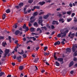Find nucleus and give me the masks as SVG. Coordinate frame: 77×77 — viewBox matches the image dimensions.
<instances>
[{
    "mask_svg": "<svg viewBox=\"0 0 77 77\" xmlns=\"http://www.w3.org/2000/svg\"><path fill=\"white\" fill-rule=\"evenodd\" d=\"M61 33L58 34L57 35V37L59 38H63V37H65L66 35V34L68 33V30H66L64 32V30L61 29L60 30Z\"/></svg>",
    "mask_w": 77,
    "mask_h": 77,
    "instance_id": "nucleus-1",
    "label": "nucleus"
},
{
    "mask_svg": "<svg viewBox=\"0 0 77 77\" xmlns=\"http://www.w3.org/2000/svg\"><path fill=\"white\" fill-rule=\"evenodd\" d=\"M10 50L9 49H6L5 50V53L4 54V56L3 57L5 58V57H7V54L9 53Z\"/></svg>",
    "mask_w": 77,
    "mask_h": 77,
    "instance_id": "nucleus-2",
    "label": "nucleus"
},
{
    "mask_svg": "<svg viewBox=\"0 0 77 77\" xmlns=\"http://www.w3.org/2000/svg\"><path fill=\"white\" fill-rule=\"evenodd\" d=\"M23 28L24 29H26V32L28 31L29 29V27L26 26V25L25 24H24L23 26Z\"/></svg>",
    "mask_w": 77,
    "mask_h": 77,
    "instance_id": "nucleus-3",
    "label": "nucleus"
},
{
    "mask_svg": "<svg viewBox=\"0 0 77 77\" xmlns=\"http://www.w3.org/2000/svg\"><path fill=\"white\" fill-rule=\"evenodd\" d=\"M52 24L53 25H54L55 24H56V25H58V24H59V23H58V22H57V21L53 20L52 21Z\"/></svg>",
    "mask_w": 77,
    "mask_h": 77,
    "instance_id": "nucleus-4",
    "label": "nucleus"
},
{
    "mask_svg": "<svg viewBox=\"0 0 77 77\" xmlns=\"http://www.w3.org/2000/svg\"><path fill=\"white\" fill-rule=\"evenodd\" d=\"M2 76L4 77H5V73L4 72H0V77H2Z\"/></svg>",
    "mask_w": 77,
    "mask_h": 77,
    "instance_id": "nucleus-5",
    "label": "nucleus"
},
{
    "mask_svg": "<svg viewBox=\"0 0 77 77\" xmlns=\"http://www.w3.org/2000/svg\"><path fill=\"white\" fill-rule=\"evenodd\" d=\"M16 59L18 60V62H21V56H20L19 57H16Z\"/></svg>",
    "mask_w": 77,
    "mask_h": 77,
    "instance_id": "nucleus-6",
    "label": "nucleus"
},
{
    "mask_svg": "<svg viewBox=\"0 0 77 77\" xmlns=\"http://www.w3.org/2000/svg\"><path fill=\"white\" fill-rule=\"evenodd\" d=\"M60 42L59 41H57L54 43V45L56 46L57 45H60Z\"/></svg>",
    "mask_w": 77,
    "mask_h": 77,
    "instance_id": "nucleus-7",
    "label": "nucleus"
},
{
    "mask_svg": "<svg viewBox=\"0 0 77 77\" xmlns=\"http://www.w3.org/2000/svg\"><path fill=\"white\" fill-rule=\"evenodd\" d=\"M2 45L5 47L6 45H7V43H6V42L5 41H4L2 42Z\"/></svg>",
    "mask_w": 77,
    "mask_h": 77,
    "instance_id": "nucleus-8",
    "label": "nucleus"
},
{
    "mask_svg": "<svg viewBox=\"0 0 77 77\" xmlns=\"http://www.w3.org/2000/svg\"><path fill=\"white\" fill-rule=\"evenodd\" d=\"M73 65H74V61H72L69 64V67H71Z\"/></svg>",
    "mask_w": 77,
    "mask_h": 77,
    "instance_id": "nucleus-9",
    "label": "nucleus"
},
{
    "mask_svg": "<svg viewBox=\"0 0 77 77\" xmlns=\"http://www.w3.org/2000/svg\"><path fill=\"white\" fill-rule=\"evenodd\" d=\"M71 35L72 36L74 37V36H75V34L74 33H72L71 34V32H70V33L69 34L68 36L69 37H70V35Z\"/></svg>",
    "mask_w": 77,
    "mask_h": 77,
    "instance_id": "nucleus-10",
    "label": "nucleus"
},
{
    "mask_svg": "<svg viewBox=\"0 0 77 77\" xmlns=\"http://www.w3.org/2000/svg\"><path fill=\"white\" fill-rule=\"evenodd\" d=\"M20 33V31L19 30H17L15 32L16 35H17Z\"/></svg>",
    "mask_w": 77,
    "mask_h": 77,
    "instance_id": "nucleus-11",
    "label": "nucleus"
},
{
    "mask_svg": "<svg viewBox=\"0 0 77 77\" xmlns=\"http://www.w3.org/2000/svg\"><path fill=\"white\" fill-rule=\"evenodd\" d=\"M24 4L23 2H21L19 4V6L20 8H21L22 6H23V5Z\"/></svg>",
    "mask_w": 77,
    "mask_h": 77,
    "instance_id": "nucleus-12",
    "label": "nucleus"
},
{
    "mask_svg": "<svg viewBox=\"0 0 77 77\" xmlns=\"http://www.w3.org/2000/svg\"><path fill=\"white\" fill-rule=\"evenodd\" d=\"M48 17H49V15L48 14H47L46 15H44L43 16V18H44V19H47Z\"/></svg>",
    "mask_w": 77,
    "mask_h": 77,
    "instance_id": "nucleus-13",
    "label": "nucleus"
},
{
    "mask_svg": "<svg viewBox=\"0 0 77 77\" xmlns=\"http://www.w3.org/2000/svg\"><path fill=\"white\" fill-rule=\"evenodd\" d=\"M63 59L62 58H58L57 60L58 61H59V62H62V61H63Z\"/></svg>",
    "mask_w": 77,
    "mask_h": 77,
    "instance_id": "nucleus-14",
    "label": "nucleus"
},
{
    "mask_svg": "<svg viewBox=\"0 0 77 77\" xmlns=\"http://www.w3.org/2000/svg\"><path fill=\"white\" fill-rule=\"evenodd\" d=\"M45 2H41L39 3V5H41V6H42L43 5H44V4H45Z\"/></svg>",
    "mask_w": 77,
    "mask_h": 77,
    "instance_id": "nucleus-15",
    "label": "nucleus"
},
{
    "mask_svg": "<svg viewBox=\"0 0 77 77\" xmlns=\"http://www.w3.org/2000/svg\"><path fill=\"white\" fill-rule=\"evenodd\" d=\"M5 12L6 13H7V14H8L11 12V10H10V9H8L6 10Z\"/></svg>",
    "mask_w": 77,
    "mask_h": 77,
    "instance_id": "nucleus-16",
    "label": "nucleus"
},
{
    "mask_svg": "<svg viewBox=\"0 0 77 77\" xmlns=\"http://www.w3.org/2000/svg\"><path fill=\"white\" fill-rule=\"evenodd\" d=\"M38 12H36L34 13L33 16L35 17V16H37L38 15Z\"/></svg>",
    "mask_w": 77,
    "mask_h": 77,
    "instance_id": "nucleus-17",
    "label": "nucleus"
},
{
    "mask_svg": "<svg viewBox=\"0 0 77 77\" xmlns=\"http://www.w3.org/2000/svg\"><path fill=\"white\" fill-rule=\"evenodd\" d=\"M77 48V44H75L73 45V47H72V48Z\"/></svg>",
    "mask_w": 77,
    "mask_h": 77,
    "instance_id": "nucleus-18",
    "label": "nucleus"
},
{
    "mask_svg": "<svg viewBox=\"0 0 77 77\" xmlns=\"http://www.w3.org/2000/svg\"><path fill=\"white\" fill-rule=\"evenodd\" d=\"M39 60V58H36L34 60L33 62L34 63H37L38 62V60Z\"/></svg>",
    "mask_w": 77,
    "mask_h": 77,
    "instance_id": "nucleus-19",
    "label": "nucleus"
},
{
    "mask_svg": "<svg viewBox=\"0 0 77 77\" xmlns=\"http://www.w3.org/2000/svg\"><path fill=\"white\" fill-rule=\"evenodd\" d=\"M55 65L56 66H59V65H60V63H59L57 61H56Z\"/></svg>",
    "mask_w": 77,
    "mask_h": 77,
    "instance_id": "nucleus-20",
    "label": "nucleus"
},
{
    "mask_svg": "<svg viewBox=\"0 0 77 77\" xmlns=\"http://www.w3.org/2000/svg\"><path fill=\"white\" fill-rule=\"evenodd\" d=\"M59 21L60 22L61 21L62 23H64V20H63V18H60L59 20Z\"/></svg>",
    "mask_w": 77,
    "mask_h": 77,
    "instance_id": "nucleus-21",
    "label": "nucleus"
},
{
    "mask_svg": "<svg viewBox=\"0 0 77 77\" xmlns=\"http://www.w3.org/2000/svg\"><path fill=\"white\" fill-rule=\"evenodd\" d=\"M34 8L35 9H40L39 6H34Z\"/></svg>",
    "mask_w": 77,
    "mask_h": 77,
    "instance_id": "nucleus-22",
    "label": "nucleus"
},
{
    "mask_svg": "<svg viewBox=\"0 0 77 77\" xmlns=\"http://www.w3.org/2000/svg\"><path fill=\"white\" fill-rule=\"evenodd\" d=\"M77 56V50L73 54V56Z\"/></svg>",
    "mask_w": 77,
    "mask_h": 77,
    "instance_id": "nucleus-23",
    "label": "nucleus"
},
{
    "mask_svg": "<svg viewBox=\"0 0 77 77\" xmlns=\"http://www.w3.org/2000/svg\"><path fill=\"white\" fill-rule=\"evenodd\" d=\"M21 51H22L20 52H19V51L18 52V54L21 55L23 54H24V51L23 50H22Z\"/></svg>",
    "mask_w": 77,
    "mask_h": 77,
    "instance_id": "nucleus-24",
    "label": "nucleus"
},
{
    "mask_svg": "<svg viewBox=\"0 0 77 77\" xmlns=\"http://www.w3.org/2000/svg\"><path fill=\"white\" fill-rule=\"evenodd\" d=\"M30 31L31 32H34L35 31V29H34V28L33 27H32L30 29Z\"/></svg>",
    "mask_w": 77,
    "mask_h": 77,
    "instance_id": "nucleus-25",
    "label": "nucleus"
},
{
    "mask_svg": "<svg viewBox=\"0 0 77 77\" xmlns=\"http://www.w3.org/2000/svg\"><path fill=\"white\" fill-rule=\"evenodd\" d=\"M6 18V14H4L2 16V19L3 20H5Z\"/></svg>",
    "mask_w": 77,
    "mask_h": 77,
    "instance_id": "nucleus-26",
    "label": "nucleus"
},
{
    "mask_svg": "<svg viewBox=\"0 0 77 77\" xmlns=\"http://www.w3.org/2000/svg\"><path fill=\"white\" fill-rule=\"evenodd\" d=\"M30 39H33V40L34 41H36V38H35V37H30Z\"/></svg>",
    "mask_w": 77,
    "mask_h": 77,
    "instance_id": "nucleus-27",
    "label": "nucleus"
},
{
    "mask_svg": "<svg viewBox=\"0 0 77 77\" xmlns=\"http://www.w3.org/2000/svg\"><path fill=\"white\" fill-rule=\"evenodd\" d=\"M41 29H44L45 30H47V29L46 27V26H44V27H41Z\"/></svg>",
    "mask_w": 77,
    "mask_h": 77,
    "instance_id": "nucleus-28",
    "label": "nucleus"
},
{
    "mask_svg": "<svg viewBox=\"0 0 77 77\" xmlns=\"http://www.w3.org/2000/svg\"><path fill=\"white\" fill-rule=\"evenodd\" d=\"M42 23V20H38V24H41Z\"/></svg>",
    "mask_w": 77,
    "mask_h": 77,
    "instance_id": "nucleus-29",
    "label": "nucleus"
},
{
    "mask_svg": "<svg viewBox=\"0 0 77 77\" xmlns=\"http://www.w3.org/2000/svg\"><path fill=\"white\" fill-rule=\"evenodd\" d=\"M19 69H20L21 70H22V69H23V66H20L19 67Z\"/></svg>",
    "mask_w": 77,
    "mask_h": 77,
    "instance_id": "nucleus-30",
    "label": "nucleus"
},
{
    "mask_svg": "<svg viewBox=\"0 0 77 77\" xmlns=\"http://www.w3.org/2000/svg\"><path fill=\"white\" fill-rule=\"evenodd\" d=\"M33 2V0H29L28 1V3L31 4L32 3V2Z\"/></svg>",
    "mask_w": 77,
    "mask_h": 77,
    "instance_id": "nucleus-31",
    "label": "nucleus"
},
{
    "mask_svg": "<svg viewBox=\"0 0 77 77\" xmlns=\"http://www.w3.org/2000/svg\"><path fill=\"white\" fill-rule=\"evenodd\" d=\"M35 20H36L35 19H34L32 20H30V23H33V22H34Z\"/></svg>",
    "mask_w": 77,
    "mask_h": 77,
    "instance_id": "nucleus-32",
    "label": "nucleus"
},
{
    "mask_svg": "<svg viewBox=\"0 0 77 77\" xmlns=\"http://www.w3.org/2000/svg\"><path fill=\"white\" fill-rule=\"evenodd\" d=\"M71 14V11H69L68 12V14L69 15H70Z\"/></svg>",
    "mask_w": 77,
    "mask_h": 77,
    "instance_id": "nucleus-33",
    "label": "nucleus"
},
{
    "mask_svg": "<svg viewBox=\"0 0 77 77\" xmlns=\"http://www.w3.org/2000/svg\"><path fill=\"white\" fill-rule=\"evenodd\" d=\"M73 61H74L75 62V61H76V60L77 61V58H76L75 57H74L73 59Z\"/></svg>",
    "mask_w": 77,
    "mask_h": 77,
    "instance_id": "nucleus-34",
    "label": "nucleus"
},
{
    "mask_svg": "<svg viewBox=\"0 0 77 77\" xmlns=\"http://www.w3.org/2000/svg\"><path fill=\"white\" fill-rule=\"evenodd\" d=\"M14 26H15V27H14L15 29H17V27H18V26H17V24H15L14 26V25L13 26V27H14Z\"/></svg>",
    "mask_w": 77,
    "mask_h": 77,
    "instance_id": "nucleus-35",
    "label": "nucleus"
},
{
    "mask_svg": "<svg viewBox=\"0 0 77 77\" xmlns=\"http://www.w3.org/2000/svg\"><path fill=\"white\" fill-rule=\"evenodd\" d=\"M31 42V43H32L33 42L32 41H30V40H29V41H27V43L29 44V42Z\"/></svg>",
    "mask_w": 77,
    "mask_h": 77,
    "instance_id": "nucleus-36",
    "label": "nucleus"
},
{
    "mask_svg": "<svg viewBox=\"0 0 77 77\" xmlns=\"http://www.w3.org/2000/svg\"><path fill=\"white\" fill-rule=\"evenodd\" d=\"M23 56L24 58H26L27 57V55L26 54H24L23 55Z\"/></svg>",
    "mask_w": 77,
    "mask_h": 77,
    "instance_id": "nucleus-37",
    "label": "nucleus"
},
{
    "mask_svg": "<svg viewBox=\"0 0 77 77\" xmlns=\"http://www.w3.org/2000/svg\"><path fill=\"white\" fill-rule=\"evenodd\" d=\"M33 25L35 26H38V23L36 22H35L33 24Z\"/></svg>",
    "mask_w": 77,
    "mask_h": 77,
    "instance_id": "nucleus-38",
    "label": "nucleus"
},
{
    "mask_svg": "<svg viewBox=\"0 0 77 77\" xmlns=\"http://www.w3.org/2000/svg\"><path fill=\"white\" fill-rule=\"evenodd\" d=\"M35 16H33L31 17L30 18V20H32V19H34L35 18Z\"/></svg>",
    "mask_w": 77,
    "mask_h": 77,
    "instance_id": "nucleus-39",
    "label": "nucleus"
},
{
    "mask_svg": "<svg viewBox=\"0 0 77 77\" xmlns=\"http://www.w3.org/2000/svg\"><path fill=\"white\" fill-rule=\"evenodd\" d=\"M71 51V49L70 48H68V53H70Z\"/></svg>",
    "mask_w": 77,
    "mask_h": 77,
    "instance_id": "nucleus-40",
    "label": "nucleus"
},
{
    "mask_svg": "<svg viewBox=\"0 0 77 77\" xmlns=\"http://www.w3.org/2000/svg\"><path fill=\"white\" fill-rule=\"evenodd\" d=\"M61 44H62V45H65V42H64V41H63L61 42Z\"/></svg>",
    "mask_w": 77,
    "mask_h": 77,
    "instance_id": "nucleus-41",
    "label": "nucleus"
},
{
    "mask_svg": "<svg viewBox=\"0 0 77 77\" xmlns=\"http://www.w3.org/2000/svg\"><path fill=\"white\" fill-rule=\"evenodd\" d=\"M72 20V18L68 19V22H70Z\"/></svg>",
    "mask_w": 77,
    "mask_h": 77,
    "instance_id": "nucleus-42",
    "label": "nucleus"
},
{
    "mask_svg": "<svg viewBox=\"0 0 77 77\" xmlns=\"http://www.w3.org/2000/svg\"><path fill=\"white\" fill-rule=\"evenodd\" d=\"M57 16H59V17L60 18H62V14H57Z\"/></svg>",
    "mask_w": 77,
    "mask_h": 77,
    "instance_id": "nucleus-43",
    "label": "nucleus"
},
{
    "mask_svg": "<svg viewBox=\"0 0 77 77\" xmlns=\"http://www.w3.org/2000/svg\"><path fill=\"white\" fill-rule=\"evenodd\" d=\"M44 14V12H42L40 13L39 14V15H41L42 14Z\"/></svg>",
    "mask_w": 77,
    "mask_h": 77,
    "instance_id": "nucleus-44",
    "label": "nucleus"
},
{
    "mask_svg": "<svg viewBox=\"0 0 77 77\" xmlns=\"http://www.w3.org/2000/svg\"><path fill=\"white\" fill-rule=\"evenodd\" d=\"M55 27L54 26V25H51V29H54Z\"/></svg>",
    "mask_w": 77,
    "mask_h": 77,
    "instance_id": "nucleus-45",
    "label": "nucleus"
},
{
    "mask_svg": "<svg viewBox=\"0 0 77 77\" xmlns=\"http://www.w3.org/2000/svg\"><path fill=\"white\" fill-rule=\"evenodd\" d=\"M62 13L63 14V15H65V14H66V11H64Z\"/></svg>",
    "mask_w": 77,
    "mask_h": 77,
    "instance_id": "nucleus-46",
    "label": "nucleus"
},
{
    "mask_svg": "<svg viewBox=\"0 0 77 77\" xmlns=\"http://www.w3.org/2000/svg\"><path fill=\"white\" fill-rule=\"evenodd\" d=\"M4 39V37L2 36H0V39Z\"/></svg>",
    "mask_w": 77,
    "mask_h": 77,
    "instance_id": "nucleus-47",
    "label": "nucleus"
},
{
    "mask_svg": "<svg viewBox=\"0 0 77 77\" xmlns=\"http://www.w3.org/2000/svg\"><path fill=\"white\" fill-rule=\"evenodd\" d=\"M75 50H76V49L75 48H72V52H75Z\"/></svg>",
    "mask_w": 77,
    "mask_h": 77,
    "instance_id": "nucleus-48",
    "label": "nucleus"
},
{
    "mask_svg": "<svg viewBox=\"0 0 77 77\" xmlns=\"http://www.w3.org/2000/svg\"><path fill=\"white\" fill-rule=\"evenodd\" d=\"M74 15H75V14L74 13H72V16H71L72 17H74Z\"/></svg>",
    "mask_w": 77,
    "mask_h": 77,
    "instance_id": "nucleus-49",
    "label": "nucleus"
},
{
    "mask_svg": "<svg viewBox=\"0 0 77 77\" xmlns=\"http://www.w3.org/2000/svg\"><path fill=\"white\" fill-rule=\"evenodd\" d=\"M69 6H70V7H72V4H71V3H70L69 4Z\"/></svg>",
    "mask_w": 77,
    "mask_h": 77,
    "instance_id": "nucleus-50",
    "label": "nucleus"
},
{
    "mask_svg": "<svg viewBox=\"0 0 77 77\" xmlns=\"http://www.w3.org/2000/svg\"><path fill=\"white\" fill-rule=\"evenodd\" d=\"M70 72L71 74H72L74 73V71L72 70L70 71Z\"/></svg>",
    "mask_w": 77,
    "mask_h": 77,
    "instance_id": "nucleus-51",
    "label": "nucleus"
},
{
    "mask_svg": "<svg viewBox=\"0 0 77 77\" xmlns=\"http://www.w3.org/2000/svg\"><path fill=\"white\" fill-rule=\"evenodd\" d=\"M11 65H12L13 66H15V63H11Z\"/></svg>",
    "mask_w": 77,
    "mask_h": 77,
    "instance_id": "nucleus-52",
    "label": "nucleus"
},
{
    "mask_svg": "<svg viewBox=\"0 0 77 77\" xmlns=\"http://www.w3.org/2000/svg\"><path fill=\"white\" fill-rule=\"evenodd\" d=\"M19 30H20V31H23V29L21 27H20V28L19 29Z\"/></svg>",
    "mask_w": 77,
    "mask_h": 77,
    "instance_id": "nucleus-53",
    "label": "nucleus"
},
{
    "mask_svg": "<svg viewBox=\"0 0 77 77\" xmlns=\"http://www.w3.org/2000/svg\"><path fill=\"white\" fill-rule=\"evenodd\" d=\"M54 59H55V60H57V57H56V56L54 57Z\"/></svg>",
    "mask_w": 77,
    "mask_h": 77,
    "instance_id": "nucleus-54",
    "label": "nucleus"
},
{
    "mask_svg": "<svg viewBox=\"0 0 77 77\" xmlns=\"http://www.w3.org/2000/svg\"><path fill=\"white\" fill-rule=\"evenodd\" d=\"M57 11H60V8H57L56 10Z\"/></svg>",
    "mask_w": 77,
    "mask_h": 77,
    "instance_id": "nucleus-55",
    "label": "nucleus"
},
{
    "mask_svg": "<svg viewBox=\"0 0 77 77\" xmlns=\"http://www.w3.org/2000/svg\"><path fill=\"white\" fill-rule=\"evenodd\" d=\"M2 61H5V60H6V58H2Z\"/></svg>",
    "mask_w": 77,
    "mask_h": 77,
    "instance_id": "nucleus-56",
    "label": "nucleus"
},
{
    "mask_svg": "<svg viewBox=\"0 0 77 77\" xmlns=\"http://www.w3.org/2000/svg\"><path fill=\"white\" fill-rule=\"evenodd\" d=\"M45 63L46 65H48V66H49V65H50V64H49V63H48L47 62H46Z\"/></svg>",
    "mask_w": 77,
    "mask_h": 77,
    "instance_id": "nucleus-57",
    "label": "nucleus"
},
{
    "mask_svg": "<svg viewBox=\"0 0 77 77\" xmlns=\"http://www.w3.org/2000/svg\"><path fill=\"white\" fill-rule=\"evenodd\" d=\"M28 26L29 27H31V26H32V24L29 23L28 24Z\"/></svg>",
    "mask_w": 77,
    "mask_h": 77,
    "instance_id": "nucleus-58",
    "label": "nucleus"
},
{
    "mask_svg": "<svg viewBox=\"0 0 77 77\" xmlns=\"http://www.w3.org/2000/svg\"><path fill=\"white\" fill-rule=\"evenodd\" d=\"M26 9H27V8L26 7L24 8L23 10L24 11H26Z\"/></svg>",
    "mask_w": 77,
    "mask_h": 77,
    "instance_id": "nucleus-59",
    "label": "nucleus"
},
{
    "mask_svg": "<svg viewBox=\"0 0 77 77\" xmlns=\"http://www.w3.org/2000/svg\"><path fill=\"white\" fill-rule=\"evenodd\" d=\"M45 72V70H42L41 71V72L42 73H43Z\"/></svg>",
    "mask_w": 77,
    "mask_h": 77,
    "instance_id": "nucleus-60",
    "label": "nucleus"
},
{
    "mask_svg": "<svg viewBox=\"0 0 77 77\" xmlns=\"http://www.w3.org/2000/svg\"><path fill=\"white\" fill-rule=\"evenodd\" d=\"M20 76L21 77H23V73H21L20 75Z\"/></svg>",
    "mask_w": 77,
    "mask_h": 77,
    "instance_id": "nucleus-61",
    "label": "nucleus"
},
{
    "mask_svg": "<svg viewBox=\"0 0 77 77\" xmlns=\"http://www.w3.org/2000/svg\"><path fill=\"white\" fill-rule=\"evenodd\" d=\"M2 53H3V51L0 49V54H2Z\"/></svg>",
    "mask_w": 77,
    "mask_h": 77,
    "instance_id": "nucleus-62",
    "label": "nucleus"
},
{
    "mask_svg": "<svg viewBox=\"0 0 77 77\" xmlns=\"http://www.w3.org/2000/svg\"><path fill=\"white\" fill-rule=\"evenodd\" d=\"M15 8H17V9H19V6H16L15 7Z\"/></svg>",
    "mask_w": 77,
    "mask_h": 77,
    "instance_id": "nucleus-63",
    "label": "nucleus"
},
{
    "mask_svg": "<svg viewBox=\"0 0 77 77\" xmlns=\"http://www.w3.org/2000/svg\"><path fill=\"white\" fill-rule=\"evenodd\" d=\"M7 77H11V75H8Z\"/></svg>",
    "mask_w": 77,
    "mask_h": 77,
    "instance_id": "nucleus-64",
    "label": "nucleus"
}]
</instances>
